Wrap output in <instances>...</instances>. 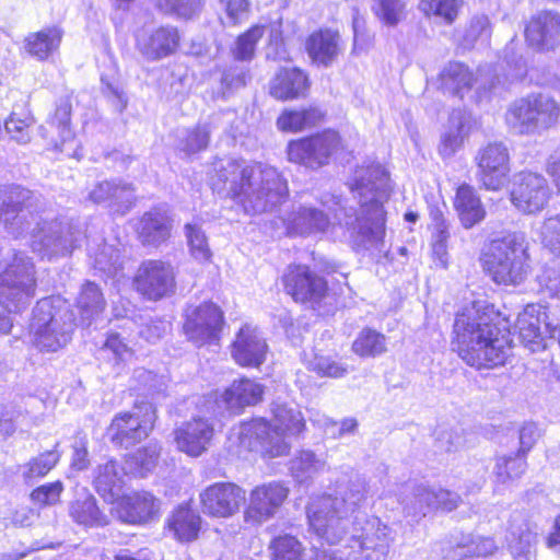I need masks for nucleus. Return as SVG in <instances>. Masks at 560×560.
I'll return each instance as SVG.
<instances>
[{
	"label": "nucleus",
	"instance_id": "bb28decb",
	"mask_svg": "<svg viewBox=\"0 0 560 560\" xmlns=\"http://www.w3.org/2000/svg\"><path fill=\"white\" fill-rule=\"evenodd\" d=\"M159 511V501L149 492H137L118 499L113 513L124 523L141 524Z\"/></svg>",
	"mask_w": 560,
	"mask_h": 560
},
{
	"label": "nucleus",
	"instance_id": "dca6fc26",
	"mask_svg": "<svg viewBox=\"0 0 560 560\" xmlns=\"http://www.w3.org/2000/svg\"><path fill=\"white\" fill-rule=\"evenodd\" d=\"M340 139L335 131L291 141L288 145V159L311 168H317L329 162L332 153L338 149Z\"/></svg>",
	"mask_w": 560,
	"mask_h": 560
},
{
	"label": "nucleus",
	"instance_id": "3c124183",
	"mask_svg": "<svg viewBox=\"0 0 560 560\" xmlns=\"http://www.w3.org/2000/svg\"><path fill=\"white\" fill-rule=\"evenodd\" d=\"M430 215L433 225L432 252L433 255L438 258L439 265L442 268H446L447 240L450 237L448 225L444 219L443 213L439 209L431 210Z\"/></svg>",
	"mask_w": 560,
	"mask_h": 560
},
{
	"label": "nucleus",
	"instance_id": "a211bd4d",
	"mask_svg": "<svg viewBox=\"0 0 560 560\" xmlns=\"http://www.w3.org/2000/svg\"><path fill=\"white\" fill-rule=\"evenodd\" d=\"M550 197L546 178L537 173L522 172L514 176L511 189L512 203L524 213L544 209Z\"/></svg>",
	"mask_w": 560,
	"mask_h": 560
},
{
	"label": "nucleus",
	"instance_id": "ddd939ff",
	"mask_svg": "<svg viewBox=\"0 0 560 560\" xmlns=\"http://www.w3.org/2000/svg\"><path fill=\"white\" fill-rule=\"evenodd\" d=\"M284 288L292 298L320 314L328 312L325 306L330 300L327 282L306 266H291L283 277Z\"/></svg>",
	"mask_w": 560,
	"mask_h": 560
},
{
	"label": "nucleus",
	"instance_id": "ea45409f",
	"mask_svg": "<svg viewBox=\"0 0 560 560\" xmlns=\"http://www.w3.org/2000/svg\"><path fill=\"white\" fill-rule=\"evenodd\" d=\"M468 120L462 112H453L446 130L441 136L439 153L443 159L453 156L463 145L468 135Z\"/></svg>",
	"mask_w": 560,
	"mask_h": 560
},
{
	"label": "nucleus",
	"instance_id": "9b49d317",
	"mask_svg": "<svg viewBox=\"0 0 560 560\" xmlns=\"http://www.w3.org/2000/svg\"><path fill=\"white\" fill-rule=\"evenodd\" d=\"M348 541L347 560H385L394 537L390 527L378 517L361 521L354 516Z\"/></svg>",
	"mask_w": 560,
	"mask_h": 560
},
{
	"label": "nucleus",
	"instance_id": "f03ea898",
	"mask_svg": "<svg viewBox=\"0 0 560 560\" xmlns=\"http://www.w3.org/2000/svg\"><path fill=\"white\" fill-rule=\"evenodd\" d=\"M211 188L248 214L272 212L289 196L288 182L273 166L232 156L215 158L208 172Z\"/></svg>",
	"mask_w": 560,
	"mask_h": 560
},
{
	"label": "nucleus",
	"instance_id": "6e6d98bb",
	"mask_svg": "<svg viewBox=\"0 0 560 560\" xmlns=\"http://www.w3.org/2000/svg\"><path fill=\"white\" fill-rule=\"evenodd\" d=\"M273 560H308L302 544L291 535L279 536L270 545Z\"/></svg>",
	"mask_w": 560,
	"mask_h": 560
},
{
	"label": "nucleus",
	"instance_id": "bf43d9fd",
	"mask_svg": "<svg viewBox=\"0 0 560 560\" xmlns=\"http://www.w3.org/2000/svg\"><path fill=\"white\" fill-rule=\"evenodd\" d=\"M372 10L377 19L387 26H396L406 15L405 0H373Z\"/></svg>",
	"mask_w": 560,
	"mask_h": 560
},
{
	"label": "nucleus",
	"instance_id": "864d4df0",
	"mask_svg": "<svg viewBox=\"0 0 560 560\" xmlns=\"http://www.w3.org/2000/svg\"><path fill=\"white\" fill-rule=\"evenodd\" d=\"M352 350L360 357H377L386 352L385 335L364 328L352 343Z\"/></svg>",
	"mask_w": 560,
	"mask_h": 560
},
{
	"label": "nucleus",
	"instance_id": "c85d7f7f",
	"mask_svg": "<svg viewBox=\"0 0 560 560\" xmlns=\"http://www.w3.org/2000/svg\"><path fill=\"white\" fill-rule=\"evenodd\" d=\"M342 50L340 34L329 28L312 33L306 40V51L312 61L318 66H331Z\"/></svg>",
	"mask_w": 560,
	"mask_h": 560
},
{
	"label": "nucleus",
	"instance_id": "e2e57ef3",
	"mask_svg": "<svg viewBox=\"0 0 560 560\" xmlns=\"http://www.w3.org/2000/svg\"><path fill=\"white\" fill-rule=\"evenodd\" d=\"M542 245L560 258V214L545 219L540 228Z\"/></svg>",
	"mask_w": 560,
	"mask_h": 560
},
{
	"label": "nucleus",
	"instance_id": "f704fd0d",
	"mask_svg": "<svg viewBox=\"0 0 560 560\" xmlns=\"http://www.w3.org/2000/svg\"><path fill=\"white\" fill-rule=\"evenodd\" d=\"M62 31L57 26L30 33L24 39L25 51L39 61L48 59L61 43Z\"/></svg>",
	"mask_w": 560,
	"mask_h": 560
},
{
	"label": "nucleus",
	"instance_id": "39448f33",
	"mask_svg": "<svg viewBox=\"0 0 560 560\" xmlns=\"http://www.w3.org/2000/svg\"><path fill=\"white\" fill-rule=\"evenodd\" d=\"M272 424L262 418L241 423L232 431L240 445L265 456L278 457L288 454L290 444L287 436L298 435L305 428L301 410L293 405L276 402L272 406Z\"/></svg>",
	"mask_w": 560,
	"mask_h": 560
},
{
	"label": "nucleus",
	"instance_id": "20e7f679",
	"mask_svg": "<svg viewBox=\"0 0 560 560\" xmlns=\"http://www.w3.org/2000/svg\"><path fill=\"white\" fill-rule=\"evenodd\" d=\"M366 481L359 477L338 481L335 495L314 498L307 506V518L316 535L330 545L340 542L352 524L350 516L360 510L368 499Z\"/></svg>",
	"mask_w": 560,
	"mask_h": 560
},
{
	"label": "nucleus",
	"instance_id": "8fccbe9b",
	"mask_svg": "<svg viewBox=\"0 0 560 560\" xmlns=\"http://www.w3.org/2000/svg\"><path fill=\"white\" fill-rule=\"evenodd\" d=\"M325 462L311 451H301L292 458L290 470L298 482H305L313 479L324 469Z\"/></svg>",
	"mask_w": 560,
	"mask_h": 560
},
{
	"label": "nucleus",
	"instance_id": "0e129e2a",
	"mask_svg": "<svg viewBox=\"0 0 560 560\" xmlns=\"http://www.w3.org/2000/svg\"><path fill=\"white\" fill-rule=\"evenodd\" d=\"M160 7L180 19H192L201 11L202 0H160Z\"/></svg>",
	"mask_w": 560,
	"mask_h": 560
},
{
	"label": "nucleus",
	"instance_id": "4d7b16f0",
	"mask_svg": "<svg viewBox=\"0 0 560 560\" xmlns=\"http://www.w3.org/2000/svg\"><path fill=\"white\" fill-rule=\"evenodd\" d=\"M264 33L265 26L254 25L240 35L231 50L234 59L238 61H250L255 56L256 45Z\"/></svg>",
	"mask_w": 560,
	"mask_h": 560
},
{
	"label": "nucleus",
	"instance_id": "9d476101",
	"mask_svg": "<svg viewBox=\"0 0 560 560\" xmlns=\"http://www.w3.org/2000/svg\"><path fill=\"white\" fill-rule=\"evenodd\" d=\"M35 266L23 252L13 250L11 260L0 272V304L10 313L20 312L35 294Z\"/></svg>",
	"mask_w": 560,
	"mask_h": 560
},
{
	"label": "nucleus",
	"instance_id": "a878e982",
	"mask_svg": "<svg viewBox=\"0 0 560 560\" xmlns=\"http://www.w3.org/2000/svg\"><path fill=\"white\" fill-rule=\"evenodd\" d=\"M213 432V427L208 420L194 418L176 430L175 441L179 451L198 457L208 450Z\"/></svg>",
	"mask_w": 560,
	"mask_h": 560
},
{
	"label": "nucleus",
	"instance_id": "49530a36",
	"mask_svg": "<svg viewBox=\"0 0 560 560\" xmlns=\"http://www.w3.org/2000/svg\"><path fill=\"white\" fill-rule=\"evenodd\" d=\"M129 475L124 467H119L118 463L114 459H109L104 465H100L96 469L95 475V487L98 493L105 495L106 493H114L115 490H119L124 483V477Z\"/></svg>",
	"mask_w": 560,
	"mask_h": 560
},
{
	"label": "nucleus",
	"instance_id": "423d86ee",
	"mask_svg": "<svg viewBox=\"0 0 560 560\" xmlns=\"http://www.w3.org/2000/svg\"><path fill=\"white\" fill-rule=\"evenodd\" d=\"M482 262L498 284H520L528 276V243L523 233L512 232L490 242Z\"/></svg>",
	"mask_w": 560,
	"mask_h": 560
},
{
	"label": "nucleus",
	"instance_id": "473e14b6",
	"mask_svg": "<svg viewBox=\"0 0 560 560\" xmlns=\"http://www.w3.org/2000/svg\"><path fill=\"white\" fill-rule=\"evenodd\" d=\"M264 387L248 378L234 381L221 395V400L231 411L256 405L262 399Z\"/></svg>",
	"mask_w": 560,
	"mask_h": 560
},
{
	"label": "nucleus",
	"instance_id": "79ce46f5",
	"mask_svg": "<svg viewBox=\"0 0 560 560\" xmlns=\"http://www.w3.org/2000/svg\"><path fill=\"white\" fill-rule=\"evenodd\" d=\"M323 118L317 107L284 110L277 119V126L282 131L298 132L316 126Z\"/></svg>",
	"mask_w": 560,
	"mask_h": 560
},
{
	"label": "nucleus",
	"instance_id": "0eeeda50",
	"mask_svg": "<svg viewBox=\"0 0 560 560\" xmlns=\"http://www.w3.org/2000/svg\"><path fill=\"white\" fill-rule=\"evenodd\" d=\"M560 105L551 96L532 93L511 102L504 114L508 130L515 136H539L557 125Z\"/></svg>",
	"mask_w": 560,
	"mask_h": 560
},
{
	"label": "nucleus",
	"instance_id": "c9c22d12",
	"mask_svg": "<svg viewBox=\"0 0 560 560\" xmlns=\"http://www.w3.org/2000/svg\"><path fill=\"white\" fill-rule=\"evenodd\" d=\"M454 206L458 212L462 224L466 229L472 228L486 217V210L480 198L469 185L458 187Z\"/></svg>",
	"mask_w": 560,
	"mask_h": 560
},
{
	"label": "nucleus",
	"instance_id": "052dcab7",
	"mask_svg": "<svg viewBox=\"0 0 560 560\" xmlns=\"http://www.w3.org/2000/svg\"><path fill=\"white\" fill-rule=\"evenodd\" d=\"M534 310V306H529L526 308L523 316L518 318L520 337L523 342L533 351L540 347L542 341L539 320L538 318H533L530 314V311Z\"/></svg>",
	"mask_w": 560,
	"mask_h": 560
},
{
	"label": "nucleus",
	"instance_id": "69168bd1",
	"mask_svg": "<svg viewBox=\"0 0 560 560\" xmlns=\"http://www.w3.org/2000/svg\"><path fill=\"white\" fill-rule=\"evenodd\" d=\"M307 368L316 372L320 376L341 377L348 370L341 363L332 360L329 357L315 353L307 362Z\"/></svg>",
	"mask_w": 560,
	"mask_h": 560
},
{
	"label": "nucleus",
	"instance_id": "4c0bfd02",
	"mask_svg": "<svg viewBox=\"0 0 560 560\" xmlns=\"http://www.w3.org/2000/svg\"><path fill=\"white\" fill-rule=\"evenodd\" d=\"M435 488L427 485L407 487V493L401 501L407 516L419 521L434 510Z\"/></svg>",
	"mask_w": 560,
	"mask_h": 560
},
{
	"label": "nucleus",
	"instance_id": "412c9836",
	"mask_svg": "<svg viewBox=\"0 0 560 560\" xmlns=\"http://www.w3.org/2000/svg\"><path fill=\"white\" fill-rule=\"evenodd\" d=\"M71 104L61 100L55 113L40 127L42 136L61 153L69 158H78V143L70 128Z\"/></svg>",
	"mask_w": 560,
	"mask_h": 560
},
{
	"label": "nucleus",
	"instance_id": "f257e3e1",
	"mask_svg": "<svg viewBox=\"0 0 560 560\" xmlns=\"http://www.w3.org/2000/svg\"><path fill=\"white\" fill-rule=\"evenodd\" d=\"M388 174L381 164L361 166L354 172L350 185L359 209L343 206L341 198L335 196L323 201L346 228L353 248L359 252L382 249L385 236L383 202L388 196Z\"/></svg>",
	"mask_w": 560,
	"mask_h": 560
},
{
	"label": "nucleus",
	"instance_id": "cd10ccee",
	"mask_svg": "<svg viewBox=\"0 0 560 560\" xmlns=\"http://www.w3.org/2000/svg\"><path fill=\"white\" fill-rule=\"evenodd\" d=\"M506 542L515 558L529 560L537 544V533L521 511L511 514L508 526Z\"/></svg>",
	"mask_w": 560,
	"mask_h": 560
},
{
	"label": "nucleus",
	"instance_id": "c03bdc74",
	"mask_svg": "<svg viewBox=\"0 0 560 560\" xmlns=\"http://www.w3.org/2000/svg\"><path fill=\"white\" fill-rule=\"evenodd\" d=\"M200 522L201 518L195 511L180 505L170 520V528L178 540L191 541L198 536Z\"/></svg>",
	"mask_w": 560,
	"mask_h": 560
},
{
	"label": "nucleus",
	"instance_id": "5701e85b",
	"mask_svg": "<svg viewBox=\"0 0 560 560\" xmlns=\"http://www.w3.org/2000/svg\"><path fill=\"white\" fill-rule=\"evenodd\" d=\"M288 497V489L279 482L256 487L249 494L244 512L245 522L261 524L272 517Z\"/></svg>",
	"mask_w": 560,
	"mask_h": 560
},
{
	"label": "nucleus",
	"instance_id": "4468645a",
	"mask_svg": "<svg viewBox=\"0 0 560 560\" xmlns=\"http://www.w3.org/2000/svg\"><path fill=\"white\" fill-rule=\"evenodd\" d=\"M137 409L114 418L108 434L115 445L128 448L149 435L155 420V409L150 402H143Z\"/></svg>",
	"mask_w": 560,
	"mask_h": 560
},
{
	"label": "nucleus",
	"instance_id": "aec40b11",
	"mask_svg": "<svg viewBox=\"0 0 560 560\" xmlns=\"http://www.w3.org/2000/svg\"><path fill=\"white\" fill-rule=\"evenodd\" d=\"M223 326V313L213 303H203L187 314L184 331L197 346L219 338Z\"/></svg>",
	"mask_w": 560,
	"mask_h": 560
},
{
	"label": "nucleus",
	"instance_id": "6ab92c4d",
	"mask_svg": "<svg viewBox=\"0 0 560 560\" xmlns=\"http://www.w3.org/2000/svg\"><path fill=\"white\" fill-rule=\"evenodd\" d=\"M199 500L206 515L228 518L240 511L245 491L233 482H215L200 492Z\"/></svg>",
	"mask_w": 560,
	"mask_h": 560
},
{
	"label": "nucleus",
	"instance_id": "6e6552de",
	"mask_svg": "<svg viewBox=\"0 0 560 560\" xmlns=\"http://www.w3.org/2000/svg\"><path fill=\"white\" fill-rule=\"evenodd\" d=\"M43 299L33 311L31 328L35 346L40 351L56 352L71 339L73 315L66 303L60 300Z\"/></svg>",
	"mask_w": 560,
	"mask_h": 560
},
{
	"label": "nucleus",
	"instance_id": "72a5a7b5",
	"mask_svg": "<svg viewBox=\"0 0 560 560\" xmlns=\"http://www.w3.org/2000/svg\"><path fill=\"white\" fill-rule=\"evenodd\" d=\"M308 89V79L299 69H281L271 81L270 94L278 100L303 96Z\"/></svg>",
	"mask_w": 560,
	"mask_h": 560
},
{
	"label": "nucleus",
	"instance_id": "e433bc0d",
	"mask_svg": "<svg viewBox=\"0 0 560 560\" xmlns=\"http://www.w3.org/2000/svg\"><path fill=\"white\" fill-rule=\"evenodd\" d=\"M80 323L90 326L105 310L106 300L102 289L92 281H86L77 299Z\"/></svg>",
	"mask_w": 560,
	"mask_h": 560
},
{
	"label": "nucleus",
	"instance_id": "a19ab883",
	"mask_svg": "<svg viewBox=\"0 0 560 560\" xmlns=\"http://www.w3.org/2000/svg\"><path fill=\"white\" fill-rule=\"evenodd\" d=\"M475 78L467 66L460 62H450L440 74L441 88L453 95L463 96L469 91Z\"/></svg>",
	"mask_w": 560,
	"mask_h": 560
},
{
	"label": "nucleus",
	"instance_id": "b1692460",
	"mask_svg": "<svg viewBox=\"0 0 560 560\" xmlns=\"http://www.w3.org/2000/svg\"><path fill=\"white\" fill-rule=\"evenodd\" d=\"M525 38L537 50H550L560 44V14L544 11L532 18L525 27Z\"/></svg>",
	"mask_w": 560,
	"mask_h": 560
},
{
	"label": "nucleus",
	"instance_id": "f3484780",
	"mask_svg": "<svg viewBox=\"0 0 560 560\" xmlns=\"http://www.w3.org/2000/svg\"><path fill=\"white\" fill-rule=\"evenodd\" d=\"M133 283L145 299L158 301L174 292V269L171 264L162 260H145L138 268Z\"/></svg>",
	"mask_w": 560,
	"mask_h": 560
},
{
	"label": "nucleus",
	"instance_id": "37998d69",
	"mask_svg": "<svg viewBox=\"0 0 560 560\" xmlns=\"http://www.w3.org/2000/svg\"><path fill=\"white\" fill-rule=\"evenodd\" d=\"M69 512L72 520L80 525L98 527L108 522L106 515L96 505L95 498L88 493L73 501Z\"/></svg>",
	"mask_w": 560,
	"mask_h": 560
},
{
	"label": "nucleus",
	"instance_id": "4be33fe9",
	"mask_svg": "<svg viewBox=\"0 0 560 560\" xmlns=\"http://www.w3.org/2000/svg\"><path fill=\"white\" fill-rule=\"evenodd\" d=\"M266 338L256 326L244 325L235 335L231 345L233 360L244 368H259L267 358Z\"/></svg>",
	"mask_w": 560,
	"mask_h": 560
},
{
	"label": "nucleus",
	"instance_id": "58836bf2",
	"mask_svg": "<svg viewBox=\"0 0 560 560\" xmlns=\"http://www.w3.org/2000/svg\"><path fill=\"white\" fill-rule=\"evenodd\" d=\"M493 538L479 535L463 536L456 546L451 547L444 560H463L467 557H488L497 550Z\"/></svg>",
	"mask_w": 560,
	"mask_h": 560
},
{
	"label": "nucleus",
	"instance_id": "774afa93",
	"mask_svg": "<svg viewBox=\"0 0 560 560\" xmlns=\"http://www.w3.org/2000/svg\"><path fill=\"white\" fill-rule=\"evenodd\" d=\"M62 491V482L55 481L37 487L30 497L35 504L40 506L55 505L59 502Z\"/></svg>",
	"mask_w": 560,
	"mask_h": 560
},
{
	"label": "nucleus",
	"instance_id": "7ed1b4c3",
	"mask_svg": "<svg viewBox=\"0 0 560 560\" xmlns=\"http://www.w3.org/2000/svg\"><path fill=\"white\" fill-rule=\"evenodd\" d=\"M488 306L474 302L457 314L454 323L455 345L459 357L470 366L482 369L503 364L508 357V341L491 324Z\"/></svg>",
	"mask_w": 560,
	"mask_h": 560
},
{
	"label": "nucleus",
	"instance_id": "a18cd8bd",
	"mask_svg": "<svg viewBox=\"0 0 560 560\" xmlns=\"http://www.w3.org/2000/svg\"><path fill=\"white\" fill-rule=\"evenodd\" d=\"M90 257L93 259L95 270L105 273L108 277H116L122 269V258L119 248L114 245L103 243L93 248L89 246Z\"/></svg>",
	"mask_w": 560,
	"mask_h": 560
},
{
	"label": "nucleus",
	"instance_id": "13d9d810",
	"mask_svg": "<svg viewBox=\"0 0 560 560\" xmlns=\"http://www.w3.org/2000/svg\"><path fill=\"white\" fill-rule=\"evenodd\" d=\"M60 456L57 451H47L32 458L22 467V477L30 483L34 479L46 476L58 463Z\"/></svg>",
	"mask_w": 560,
	"mask_h": 560
},
{
	"label": "nucleus",
	"instance_id": "393cba45",
	"mask_svg": "<svg viewBox=\"0 0 560 560\" xmlns=\"http://www.w3.org/2000/svg\"><path fill=\"white\" fill-rule=\"evenodd\" d=\"M93 203H107L112 211L127 213L133 206L136 196L130 184L120 180H103L97 183L89 192Z\"/></svg>",
	"mask_w": 560,
	"mask_h": 560
},
{
	"label": "nucleus",
	"instance_id": "c756f323",
	"mask_svg": "<svg viewBox=\"0 0 560 560\" xmlns=\"http://www.w3.org/2000/svg\"><path fill=\"white\" fill-rule=\"evenodd\" d=\"M179 35L175 27H160L150 34L138 37V47L143 56L150 60L164 58L178 46Z\"/></svg>",
	"mask_w": 560,
	"mask_h": 560
},
{
	"label": "nucleus",
	"instance_id": "7c9ffc66",
	"mask_svg": "<svg viewBox=\"0 0 560 560\" xmlns=\"http://www.w3.org/2000/svg\"><path fill=\"white\" fill-rule=\"evenodd\" d=\"M137 232L144 245L158 246L171 234V220L165 210L155 208L145 212L139 221Z\"/></svg>",
	"mask_w": 560,
	"mask_h": 560
},
{
	"label": "nucleus",
	"instance_id": "5fc2aeb1",
	"mask_svg": "<svg viewBox=\"0 0 560 560\" xmlns=\"http://www.w3.org/2000/svg\"><path fill=\"white\" fill-rule=\"evenodd\" d=\"M522 456L517 453L515 456H499L495 459L493 475L495 482L506 485L510 481L521 478L525 472L527 464Z\"/></svg>",
	"mask_w": 560,
	"mask_h": 560
},
{
	"label": "nucleus",
	"instance_id": "de8ad7c7",
	"mask_svg": "<svg viewBox=\"0 0 560 560\" xmlns=\"http://www.w3.org/2000/svg\"><path fill=\"white\" fill-rule=\"evenodd\" d=\"M160 447L155 443H149L137 452L126 456L125 464L129 475L145 477L156 465Z\"/></svg>",
	"mask_w": 560,
	"mask_h": 560
},
{
	"label": "nucleus",
	"instance_id": "680f3d73",
	"mask_svg": "<svg viewBox=\"0 0 560 560\" xmlns=\"http://www.w3.org/2000/svg\"><path fill=\"white\" fill-rule=\"evenodd\" d=\"M185 234L191 255L198 260H209L211 252L208 245V238L200 225L197 223H187L185 225Z\"/></svg>",
	"mask_w": 560,
	"mask_h": 560
},
{
	"label": "nucleus",
	"instance_id": "338daca9",
	"mask_svg": "<svg viewBox=\"0 0 560 560\" xmlns=\"http://www.w3.org/2000/svg\"><path fill=\"white\" fill-rule=\"evenodd\" d=\"M221 9L225 12L226 22L222 23L234 26L248 18L250 3L248 0H219Z\"/></svg>",
	"mask_w": 560,
	"mask_h": 560
},
{
	"label": "nucleus",
	"instance_id": "2f4dec72",
	"mask_svg": "<svg viewBox=\"0 0 560 560\" xmlns=\"http://www.w3.org/2000/svg\"><path fill=\"white\" fill-rule=\"evenodd\" d=\"M329 226L330 221L327 214L314 207L300 206L292 211L288 219L289 231L299 235L325 233Z\"/></svg>",
	"mask_w": 560,
	"mask_h": 560
},
{
	"label": "nucleus",
	"instance_id": "603ef678",
	"mask_svg": "<svg viewBox=\"0 0 560 560\" xmlns=\"http://www.w3.org/2000/svg\"><path fill=\"white\" fill-rule=\"evenodd\" d=\"M463 0H420L419 9L427 16H434L442 23L451 25L458 16Z\"/></svg>",
	"mask_w": 560,
	"mask_h": 560
},
{
	"label": "nucleus",
	"instance_id": "1a4fd4ad",
	"mask_svg": "<svg viewBox=\"0 0 560 560\" xmlns=\"http://www.w3.org/2000/svg\"><path fill=\"white\" fill-rule=\"evenodd\" d=\"M30 247L42 259L52 260L65 257L79 246L82 233L69 222H63L40 212L27 232Z\"/></svg>",
	"mask_w": 560,
	"mask_h": 560
},
{
	"label": "nucleus",
	"instance_id": "09e8293b",
	"mask_svg": "<svg viewBox=\"0 0 560 560\" xmlns=\"http://www.w3.org/2000/svg\"><path fill=\"white\" fill-rule=\"evenodd\" d=\"M211 130L207 125L180 130L177 136V149L186 155H192L208 148Z\"/></svg>",
	"mask_w": 560,
	"mask_h": 560
},
{
	"label": "nucleus",
	"instance_id": "f8f14e48",
	"mask_svg": "<svg viewBox=\"0 0 560 560\" xmlns=\"http://www.w3.org/2000/svg\"><path fill=\"white\" fill-rule=\"evenodd\" d=\"M38 198L27 188L19 185L0 187V223L8 234L18 238L24 236L40 213Z\"/></svg>",
	"mask_w": 560,
	"mask_h": 560
},
{
	"label": "nucleus",
	"instance_id": "2eb2a0df",
	"mask_svg": "<svg viewBox=\"0 0 560 560\" xmlns=\"http://www.w3.org/2000/svg\"><path fill=\"white\" fill-rule=\"evenodd\" d=\"M477 179L488 190H500L510 174V154L502 142H491L481 148L476 158Z\"/></svg>",
	"mask_w": 560,
	"mask_h": 560
}]
</instances>
